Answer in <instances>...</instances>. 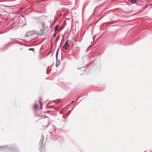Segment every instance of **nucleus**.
<instances>
[{"instance_id":"1","label":"nucleus","mask_w":152,"mask_h":152,"mask_svg":"<svg viewBox=\"0 0 152 152\" xmlns=\"http://www.w3.org/2000/svg\"><path fill=\"white\" fill-rule=\"evenodd\" d=\"M69 41H68L67 40H66V42H65L64 45L63 46V47L64 48H65L66 49H67V47L68 46V42H69Z\"/></svg>"},{"instance_id":"6","label":"nucleus","mask_w":152,"mask_h":152,"mask_svg":"<svg viewBox=\"0 0 152 152\" xmlns=\"http://www.w3.org/2000/svg\"><path fill=\"white\" fill-rule=\"evenodd\" d=\"M29 50H34V49H33V48H29Z\"/></svg>"},{"instance_id":"8","label":"nucleus","mask_w":152,"mask_h":152,"mask_svg":"<svg viewBox=\"0 0 152 152\" xmlns=\"http://www.w3.org/2000/svg\"><path fill=\"white\" fill-rule=\"evenodd\" d=\"M41 109H42V106H41Z\"/></svg>"},{"instance_id":"2","label":"nucleus","mask_w":152,"mask_h":152,"mask_svg":"<svg viewBox=\"0 0 152 152\" xmlns=\"http://www.w3.org/2000/svg\"><path fill=\"white\" fill-rule=\"evenodd\" d=\"M60 61H58V60H57V61L56 63V66L57 67H58L59 66V64Z\"/></svg>"},{"instance_id":"3","label":"nucleus","mask_w":152,"mask_h":152,"mask_svg":"<svg viewBox=\"0 0 152 152\" xmlns=\"http://www.w3.org/2000/svg\"><path fill=\"white\" fill-rule=\"evenodd\" d=\"M34 107L35 109H38V107L37 105L36 104H35L34 106Z\"/></svg>"},{"instance_id":"7","label":"nucleus","mask_w":152,"mask_h":152,"mask_svg":"<svg viewBox=\"0 0 152 152\" xmlns=\"http://www.w3.org/2000/svg\"><path fill=\"white\" fill-rule=\"evenodd\" d=\"M57 55H58V54L57 53H56V58L57 59Z\"/></svg>"},{"instance_id":"5","label":"nucleus","mask_w":152,"mask_h":152,"mask_svg":"<svg viewBox=\"0 0 152 152\" xmlns=\"http://www.w3.org/2000/svg\"><path fill=\"white\" fill-rule=\"evenodd\" d=\"M136 1V0H131V3L132 4H134Z\"/></svg>"},{"instance_id":"4","label":"nucleus","mask_w":152,"mask_h":152,"mask_svg":"<svg viewBox=\"0 0 152 152\" xmlns=\"http://www.w3.org/2000/svg\"><path fill=\"white\" fill-rule=\"evenodd\" d=\"M58 25H56L55 27V31H56V30H57L58 29Z\"/></svg>"}]
</instances>
